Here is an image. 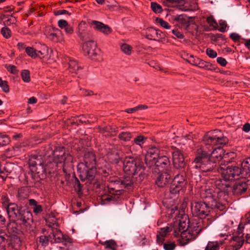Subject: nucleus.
<instances>
[{"mask_svg":"<svg viewBox=\"0 0 250 250\" xmlns=\"http://www.w3.org/2000/svg\"><path fill=\"white\" fill-rule=\"evenodd\" d=\"M222 243L217 241H209L205 249V250H219Z\"/></svg>","mask_w":250,"mask_h":250,"instance_id":"nucleus-31","label":"nucleus"},{"mask_svg":"<svg viewBox=\"0 0 250 250\" xmlns=\"http://www.w3.org/2000/svg\"><path fill=\"white\" fill-rule=\"evenodd\" d=\"M146 140V138L142 135H140L134 138V141H133V143L142 146L143 144L145 143Z\"/></svg>","mask_w":250,"mask_h":250,"instance_id":"nucleus-41","label":"nucleus"},{"mask_svg":"<svg viewBox=\"0 0 250 250\" xmlns=\"http://www.w3.org/2000/svg\"><path fill=\"white\" fill-rule=\"evenodd\" d=\"M9 142V139L6 135L0 134V146H3Z\"/></svg>","mask_w":250,"mask_h":250,"instance_id":"nucleus-51","label":"nucleus"},{"mask_svg":"<svg viewBox=\"0 0 250 250\" xmlns=\"http://www.w3.org/2000/svg\"><path fill=\"white\" fill-rule=\"evenodd\" d=\"M83 54L88 56L94 61L101 62L103 60L102 54L100 49L97 48L94 41H87L83 43Z\"/></svg>","mask_w":250,"mask_h":250,"instance_id":"nucleus-8","label":"nucleus"},{"mask_svg":"<svg viewBox=\"0 0 250 250\" xmlns=\"http://www.w3.org/2000/svg\"><path fill=\"white\" fill-rule=\"evenodd\" d=\"M218 171L222 175L224 183H223L222 180L217 181L216 184L217 188H218L224 192L225 188L229 186V184L225 182L237 179L241 174L242 170L238 166H229L227 168L220 166Z\"/></svg>","mask_w":250,"mask_h":250,"instance_id":"nucleus-4","label":"nucleus"},{"mask_svg":"<svg viewBox=\"0 0 250 250\" xmlns=\"http://www.w3.org/2000/svg\"><path fill=\"white\" fill-rule=\"evenodd\" d=\"M207 22H208L210 27H212L213 29H217V23L212 17H209L207 18Z\"/></svg>","mask_w":250,"mask_h":250,"instance_id":"nucleus-48","label":"nucleus"},{"mask_svg":"<svg viewBox=\"0 0 250 250\" xmlns=\"http://www.w3.org/2000/svg\"><path fill=\"white\" fill-rule=\"evenodd\" d=\"M50 235L52 236L54 243H63L65 245L72 243L71 238L67 235H63L60 230L53 229L52 233Z\"/></svg>","mask_w":250,"mask_h":250,"instance_id":"nucleus-12","label":"nucleus"},{"mask_svg":"<svg viewBox=\"0 0 250 250\" xmlns=\"http://www.w3.org/2000/svg\"><path fill=\"white\" fill-rule=\"evenodd\" d=\"M114 184L116 186H121L122 188H128L131 187L132 183L129 178H126L122 181H116L114 182Z\"/></svg>","mask_w":250,"mask_h":250,"instance_id":"nucleus-32","label":"nucleus"},{"mask_svg":"<svg viewBox=\"0 0 250 250\" xmlns=\"http://www.w3.org/2000/svg\"><path fill=\"white\" fill-rule=\"evenodd\" d=\"M157 22L159 23V24L162 26V27L166 29H169L170 27L169 23L161 19H158L157 20Z\"/></svg>","mask_w":250,"mask_h":250,"instance_id":"nucleus-52","label":"nucleus"},{"mask_svg":"<svg viewBox=\"0 0 250 250\" xmlns=\"http://www.w3.org/2000/svg\"><path fill=\"white\" fill-rule=\"evenodd\" d=\"M100 132L103 134L108 132L109 134H107V135H115L116 134L117 130L115 128H112L110 126H106L101 128Z\"/></svg>","mask_w":250,"mask_h":250,"instance_id":"nucleus-35","label":"nucleus"},{"mask_svg":"<svg viewBox=\"0 0 250 250\" xmlns=\"http://www.w3.org/2000/svg\"><path fill=\"white\" fill-rule=\"evenodd\" d=\"M170 179V176L169 173L163 172L157 177L155 183H156L157 186L158 187L163 188L167 185L169 182Z\"/></svg>","mask_w":250,"mask_h":250,"instance_id":"nucleus-16","label":"nucleus"},{"mask_svg":"<svg viewBox=\"0 0 250 250\" xmlns=\"http://www.w3.org/2000/svg\"><path fill=\"white\" fill-rule=\"evenodd\" d=\"M18 218L23 223L29 224L32 220V213L28 210H24L20 213Z\"/></svg>","mask_w":250,"mask_h":250,"instance_id":"nucleus-22","label":"nucleus"},{"mask_svg":"<svg viewBox=\"0 0 250 250\" xmlns=\"http://www.w3.org/2000/svg\"><path fill=\"white\" fill-rule=\"evenodd\" d=\"M172 33H173L174 35H175L179 39L184 38V36L177 29H173V30H172Z\"/></svg>","mask_w":250,"mask_h":250,"instance_id":"nucleus-59","label":"nucleus"},{"mask_svg":"<svg viewBox=\"0 0 250 250\" xmlns=\"http://www.w3.org/2000/svg\"><path fill=\"white\" fill-rule=\"evenodd\" d=\"M2 36L6 39H8L11 37V31L8 27H3L1 29Z\"/></svg>","mask_w":250,"mask_h":250,"instance_id":"nucleus-47","label":"nucleus"},{"mask_svg":"<svg viewBox=\"0 0 250 250\" xmlns=\"http://www.w3.org/2000/svg\"><path fill=\"white\" fill-rule=\"evenodd\" d=\"M163 244V248L165 250H174L176 247V244L173 241H167Z\"/></svg>","mask_w":250,"mask_h":250,"instance_id":"nucleus-42","label":"nucleus"},{"mask_svg":"<svg viewBox=\"0 0 250 250\" xmlns=\"http://www.w3.org/2000/svg\"><path fill=\"white\" fill-rule=\"evenodd\" d=\"M70 25L68 24L67 21L65 20H59L58 21V26L61 29H63Z\"/></svg>","mask_w":250,"mask_h":250,"instance_id":"nucleus-54","label":"nucleus"},{"mask_svg":"<svg viewBox=\"0 0 250 250\" xmlns=\"http://www.w3.org/2000/svg\"><path fill=\"white\" fill-rule=\"evenodd\" d=\"M49 242H50L52 243H53L52 237L51 236V235H49L48 236H46L44 235H42L39 237L38 240V242L42 244V247H46Z\"/></svg>","mask_w":250,"mask_h":250,"instance_id":"nucleus-28","label":"nucleus"},{"mask_svg":"<svg viewBox=\"0 0 250 250\" xmlns=\"http://www.w3.org/2000/svg\"><path fill=\"white\" fill-rule=\"evenodd\" d=\"M170 231H171V229L168 227L160 229L157 234V242L159 245H162L165 240V237Z\"/></svg>","mask_w":250,"mask_h":250,"instance_id":"nucleus-18","label":"nucleus"},{"mask_svg":"<svg viewBox=\"0 0 250 250\" xmlns=\"http://www.w3.org/2000/svg\"><path fill=\"white\" fill-rule=\"evenodd\" d=\"M247 189V184L244 181H238L233 185V193L239 195L245 193Z\"/></svg>","mask_w":250,"mask_h":250,"instance_id":"nucleus-17","label":"nucleus"},{"mask_svg":"<svg viewBox=\"0 0 250 250\" xmlns=\"http://www.w3.org/2000/svg\"><path fill=\"white\" fill-rule=\"evenodd\" d=\"M85 23L84 22H81L79 26V36L82 37H83L85 35V31H84V29L82 28H83V25Z\"/></svg>","mask_w":250,"mask_h":250,"instance_id":"nucleus-60","label":"nucleus"},{"mask_svg":"<svg viewBox=\"0 0 250 250\" xmlns=\"http://www.w3.org/2000/svg\"><path fill=\"white\" fill-rule=\"evenodd\" d=\"M95 164L94 154L92 152H86L83 157V162L77 165V171L81 181L88 180L92 181L94 179L96 173Z\"/></svg>","mask_w":250,"mask_h":250,"instance_id":"nucleus-3","label":"nucleus"},{"mask_svg":"<svg viewBox=\"0 0 250 250\" xmlns=\"http://www.w3.org/2000/svg\"><path fill=\"white\" fill-rule=\"evenodd\" d=\"M201 60H202L197 57L192 56V55H190L189 57H188V58L187 60L188 62V63H190V64L193 65L196 64L197 63H198Z\"/></svg>","mask_w":250,"mask_h":250,"instance_id":"nucleus-49","label":"nucleus"},{"mask_svg":"<svg viewBox=\"0 0 250 250\" xmlns=\"http://www.w3.org/2000/svg\"><path fill=\"white\" fill-rule=\"evenodd\" d=\"M48 47L47 46L43 45L42 46V49H41L40 50L37 51V52L39 54L38 57H39L42 59H47L48 58Z\"/></svg>","mask_w":250,"mask_h":250,"instance_id":"nucleus-29","label":"nucleus"},{"mask_svg":"<svg viewBox=\"0 0 250 250\" xmlns=\"http://www.w3.org/2000/svg\"><path fill=\"white\" fill-rule=\"evenodd\" d=\"M26 54L32 59H36L38 57L39 54L37 53L35 48L28 46L25 48Z\"/></svg>","mask_w":250,"mask_h":250,"instance_id":"nucleus-33","label":"nucleus"},{"mask_svg":"<svg viewBox=\"0 0 250 250\" xmlns=\"http://www.w3.org/2000/svg\"><path fill=\"white\" fill-rule=\"evenodd\" d=\"M235 156V153L232 152L224 153L223 154L222 160L221 161L220 166H225L231 162Z\"/></svg>","mask_w":250,"mask_h":250,"instance_id":"nucleus-23","label":"nucleus"},{"mask_svg":"<svg viewBox=\"0 0 250 250\" xmlns=\"http://www.w3.org/2000/svg\"><path fill=\"white\" fill-rule=\"evenodd\" d=\"M6 237H8V236H6V234L2 230L0 229V245L4 242Z\"/></svg>","mask_w":250,"mask_h":250,"instance_id":"nucleus-58","label":"nucleus"},{"mask_svg":"<svg viewBox=\"0 0 250 250\" xmlns=\"http://www.w3.org/2000/svg\"><path fill=\"white\" fill-rule=\"evenodd\" d=\"M118 138L124 142L129 141L132 138V134L129 132H122L118 135Z\"/></svg>","mask_w":250,"mask_h":250,"instance_id":"nucleus-36","label":"nucleus"},{"mask_svg":"<svg viewBox=\"0 0 250 250\" xmlns=\"http://www.w3.org/2000/svg\"><path fill=\"white\" fill-rule=\"evenodd\" d=\"M245 242L243 233L241 229L238 230L237 234L233 235L229 240V245L227 246L225 250H238L243 246Z\"/></svg>","mask_w":250,"mask_h":250,"instance_id":"nucleus-9","label":"nucleus"},{"mask_svg":"<svg viewBox=\"0 0 250 250\" xmlns=\"http://www.w3.org/2000/svg\"><path fill=\"white\" fill-rule=\"evenodd\" d=\"M63 29H64L65 33L70 35L73 33V29L71 26H67Z\"/></svg>","mask_w":250,"mask_h":250,"instance_id":"nucleus-62","label":"nucleus"},{"mask_svg":"<svg viewBox=\"0 0 250 250\" xmlns=\"http://www.w3.org/2000/svg\"><path fill=\"white\" fill-rule=\"evenodd\" d=\"M225 194V192L214 188V187L206 186L204 189H202L201 197L205 200V202H194L191 205V211L193 215L201 218L205 217L210 213L211 209L216 208L220 210L225 209V206L220 202L221 196ZM208 219L207 220H208ZM204 221L207 219H199Z\"/></svg>","mask_w":250,"mask_h":250,"instance_id":"nucleus-2","label":"nucleus"},{"mask_svg":"<svg viewBox=\"0 0 250 250\" xmlns=\"http://www.w3.org/2000/svg\"><path fill=\"white\" fill-rule=\"evenodd\" d=\"M206 54L208 57L214 59L217 57V52L210 48L206 49Z\"/></svg>","mask_w":250,"mask_h":250,"instance_id":"nucleus-50","label":"nucleus"},{"mask_svg":"<svg viewBox=\"0 0 250 250\" xmlns=\"http://www.w3.org/2000/svg\"><path fill=\"white\" fill-rule=\"evenodd\" d=\"M17 47L20 51H22L25 49L27 47L25 45L24 43L19 42L17 44Z\"/></svg>","mask_w":250,"mask_h":250,"instance_id":"nucleus-63","label":"nucleus"},{"mask_svg":"<svg viewBox=\"0 0 250 250\" xmlns=\"http://www.w3.org/2000/svg\"><path fill=\"white\" fill-rule=\"evenodd\" d=\"M186 228V224L185 222H180L175 224V227L173 228V235L175 237H178L180 232L183 231H188L189 230H192V228L188 229H185Z\"/></svg>","mask_w":250,"mask_h":250,"instance_id":"nucleus-20","label":"nucleus"},{"mask_svg":"<svg viewBox=\"0 0 250 250\" xmlns=\"http://www.w3.org/2000/svg\"><path fill=\"white\" fill-rule=\"evenodd\" d=\"M121 49L126 55H130L131 53H132V47L126 43L122 44L121 45Z\"/></svg>","mask_w":250,"mask_h":250,"instance_id":"nucleus-38","label":"nucleus"},{"mask_svg":"<svg viewBox=\"0 0 250 250\" xmlns=\"http://www.w3.org/2000/svg\"><path fill=\"white\" fill-rule=\"evenodd\" d=\"M167 154L161 156L158 159L151 162V166L155 165L157 167H162L163 166L169 165V160Z\"/></svg>","mask_w":250,"mask_h":250,"instance_id":"nucleus-19","label":"nucleus"},{"mask_svg":"<svg viewBox=\"0 0 250 250\" xmlns=\"http://www.w3.org/2000/svg\"><path fill=\"white\" fill-rule=\"evenodd\" d=\"M100 243L105 247V250H117L118 248V245L114 240H109Z\"/></svg>","mask_w":250,"mask_h":250,"instance_id":"nucleus-27","label":"nucleus"},{"mask_svg":"<svg viewBox=\"0 0 250 250\" xmlns=\"http://www.w3.org/2000/svg\"><path fill=\"white\" fill-rule=\"evenodd\" d=\"M243 130L245 132H248L250 130V124L249 123H246L243 126Z\"/></svg>","mask_w":250,"mask_h":250,"instance_id":"nucleus-64","label":"nucleus"},{"mask_svg":"<svg viewBox=\"0 0 250 250\" xmlns=\"http://www.w3.org/2000/svg\"><path fill=\"white\" fill-rule=\"evenodd\" d=\"M143 170V164L138 158L126 157L124 162V171L129 175H134Z\"/></svg>","mask_w":250,"mask_h":250,"instance_id":"nucleus-7","label":"nucleus"},{"mask_svg":"<svg viewBox=\"0 0 250 250\" xmlns=\"http://www.w3.org/2000/svg\"><path fill=\"white\" fill-rule=\"evenodd\" d=\"M151 8L153 12L155 13H160L162 12L161 6L155 2H151Z\"/></svg>","mask_w":250,"mask_h":250,"instance_id":"nucleus-46","label":"nucleus"},{"mask_svg":"<svg viewBox=\"0 0 250 250\" xmlns=\"http://www.w3.org/2000/svg\"><path fill=\"white\" fill-rule=\"evenodd\" d=\"M5 67L6 69L7 70V71L9 72V73L11 74L16 75L18 73V70L17 69L16 67L14 65L5 64Z\"/></svg>","mask_w":250,"mask_h":250,"instance_id":"nucleus-45","label":"nucleus"},{"mask_svg":"<svg viewBox=\"0 0 250 250\" xmlns=\"http://www.w3.org/2000/svg\"><path fill=\"white\" fill-rule=\"evenodd\" d=\"M137 111H139V109L137 108V107H135L132 108H127L125 110V112L128 114H132Z\"/></svg>","mask_w":250,"mask_h":250,"instance_id":"nucleus-61","label":"nucleus"},{"mask_svg":"<svg viewBox=\"0 0 250 250\" xmlns=\"http://www.w3.org/2000/svg\"><path fill=\"white\" fill-rule=\"evenodd\" d=\"M165 154H167L165 150H160L157 147H151L149 148L145 155V162L149 167H151V162Z\"/></svg>","mask_w":250,"mask_h":250,"instance_id":"nucleus-10","label":"nucleus"},{"mask_svg":"<svg viewBox=\"0 0 250 250\" xmlns=\"http://www.w3.org/2000/svg\"><path fill=\"white\" fill-rule=\"evenodd\" d=\"M8 245L14 250H20L21 247V241L18 235L14 233H11V235L8 236Z\"/></svg>","mask_w":250,"mask_h":250,"instance_id":"nucleus-15","label":"nucleus"},{"mask_svg":"<svg viewBox=\"0 0 250 250\" xmlns=\"http://www.w3.org/2000/svg\"><path fill=\"white\" fill-rule=\"evenodd\" d=\"M220 27L218 29L221 32H224L227 28V23L225 21H221L220 22Z\"/></svg>","mask_w":250,"mask_h":250,"instance_id":"nucleus-57","label":"nucleus"},{"mask_svg":"<svg viewBox=\"0 0 250 250\" xmlns=\"http://www.w3.org/2000/svg\"><path fill=\"white\" fill-rule=\"evenodd\" d=\"M228 139L218 130L208 132L203 138V145L196 147L194 167L203 172L212 171L218 163L220 166L224 150L218 146L225 145ZM215 146H218L214 148Z\"/></svg>","mask_w":250,"mask_h":250,"instance_id":"nucleus-1","label":"nucleus"},{"mask_svg":"<svg viewBox=\"0 0 250 250\" xmlns=\"http://www.w3.org/2000/svg\"><path fill=\"white\" fill-rule=\"evenodd\" d=\"M242 170L247 174H249L250 171V157L245 159L241 163Z\"/></svg>","mask_w":250,"mask_h":250,"instance_id":"nucleus-37","label":"nucleus"},{"mask_svg":"<svg viewBox=\"0 0 250 250\" xmlns=\"http://www.w3.org/2000/svg\"><path fill=\"white\" fill-rule=\"evenodd\" d=\"M217 62L222 66H225L227 63L225 59L222 57H219L217 58Z\"/></svg>","mask_w":250,"mask_h":250,"instance_id":"nucleus-55","label":"nucleus"},{"mask_svg":"<svg viewBox=\"0 0 250 250\" xmlns=\"http://www.w3.org/2000/svg\"><path fill=\"white\" fill-rule=\"evenodd\" d=\"M53 162L58 167L61 165L63 167V171L65 173V167H70L73 162V157L69 153L65 152L63 147H59L53 152L51 157Z\"/></svg>","mask_w":250,"mask_h":250,"instance_id":"nucleus-6","label":"nucleus"},{"mask_svg":"<svg viewBox=\"0 0 250 250\" xmlns=\"http://www.w3.org/2000/svg\"><path fill=\"white\" fill-rule=\"evenodd\" d=\"M91 24L93 25L94 29L103 33L106 36L110 34L112 32V29L108 25L104 24L99 21H92Z\"/></svg>","mask_w":250,"mask_h":250,"instance_id":"nucleus-14","label":"nucleus"},{"mask_svg":"<svg viewBox=\"0 0 250 250\" xmlns=\"http://www.w3.org/2000/svg\"><path fill=\"white\" fill-rule=\"evenodd\" d=\"M7 209V212L9 217H18L19 213L18 205L11 204L10 205L4 207Z\"/></svg>","mask_w":250,"mask_h":250,"instance_id":"nucleus-25","label":"nucleus"},{"mask_svg":"<svg viewBox=\"0 0 250 250\" xmlns=\"http://www.w3.org/2000/svg\"><path fill=\"white\" fill-rule=\"evenodd\" d=\"M22 80L24 83H29L30 81V72L28 70L24 69L22 70L21 73Z\"/></svg>","mask_w":250,"mask_h":250,"instance_id":"nucleus-40","label":"nucleus"},{"mask_svg":"<svg viewBox=\"0 0 250 250\" xmlns=\"http://www.w3.org/2000/svg\"><path fill=\"white\" fill-rule=\"evenodd\" d=\"M48 38L49 40L54 42H60L63 41L62 32L59 29H56L55 32L49 34Z\"/></svg>","mask_w":250,"mask_h":250,"instance_id":"nucleus-24","label":"nucleus"},{"mask_svg":"<svg viewBox=\"0 0 250 250\" xmlns=\"http://www.w3.org/2000/svg\"><path fill=\"white\" fill-rule=\"evenodd\" d=\"M145 36L146 39L157 42H162L164 38V34L161 31L153 27H149L145 30Z\"/></svg>","mask_w":250,"mask_h":250,"instance_id":"nucleus-11","label":"nucleus"},{"mask_svg":"<svg viewBox=\"0 0 250 250\" xmlns=\"http://www.w3.org/2000/svg\"><path fill=\"white\" fill-rule=\"evenodd\" d=\"M230 38L232 41L234 42H237L239 40V39L241 38V37L238 35L237 33H231L230 35Z\"/></svg>","mask_w":250,"mask_h":250,"instance_id":"nucleus-56","label":"nucleus"},{"mask_svg":"<svg viewBox=\"0 0 250 250\" xmlns=\"http://www.w3.org/2000/svg\"><path fill=\"white\" fill-rule=\"evenodd\" d=\"M210 222L204 224V221L200 220L199 222L196 223L195 225L192 227V230H183L180 232V237L178 239L180 245L184 246L188 244L189 242L193 241L196 238L197 235L200 233L202 230L206 229L210 224Z\"/></svg>","mask_w":250,"mask_h":250,"instance_id":"nucleus-5","label":"nucleus"},{"mask_svg":"<svg viewBox=\"0 0 250 250\" xmlns=\"http://www.w3.org/2000/svg\"><path fill=\"white\" fill-rule=\"evenodd\" d=\"M65 61L68 63L69 72L72 73H77L80 68L77 62L72 59L67 57Z\"/></svg>","mask_w":250,"mask_h":250,"instance_id":"nucleus-21","label":"nucleus"},{"mask_svg":"<svg viewBox=\"0 0 250 250\" xmlns=\"http://www.w3.org/2000/svg\"><path fill=\"white\" fill-rule=\"evenodd\" d=\"M108 158L110 163L116 164L118 163L120 157L116 152L115 154H108Z\"/></svg>","mask_w":250,"mask_h":250,"instance_id":"nucleus-43","label":"nucleus"},{"mask_svg":"<svg viewBox=\"0 0 250 250\" xmlns=\"http://www.w3.org/2000/svg\"><path fill=\"white\" fill-rule=\"evenodd\" d=\"M185 188L186 187L171 184L169 188V192L171 194H176L179 193L181 190H184Z\"/></svg>","mask_w":250,"mask_h":250,"instance_id":"nucleus-34","label":"nucleus"},{"mask_svg":"<svg viewBox=\"0 0 250 250\" xmlns=\"http://www.w3.org/2000/svg\"><path fill=\"white\" fill-rule=\"evenodd\" d=\"M200 68H202L205 70H210L211 64H209L208 62L204 61L202 60H200V61L198 62L197 64L194 65Z\"/></svg>","mask_w":250,"mask_h":250,"instance_id":"nucleus-39","label":"nucleus"},{"mask_svg":"<svg viewBox=\"0 0 250 250\" xmlns=\"http://www.w3.org/2000/svg\"><path fill=\"white\" fill-rule=\"evenodd\" d=\"M29 205L30 206L32 207V209H33V211L34 213L37 214L42 212V206L41 205L37 204V202L35 200H29Z\"/></svg>","mask_w":250,"mask_h":250,"instance_id":"nucleus-30","label":"nucleus"},{"mask_svg":"<svg viewBox=\"0 0 250 250\" xmlns=\"http://www.w3.org/2000/svg\"><path fill=\"white\" fill-rule=\"evenodd\" d=\"M171 184L186 187V181L185 179L184 176L181 174H177L175 177H174Z\"/></svg>","mask_w":250,"mask_h":250,"instance_id":"nucleus-26","label":"nucleus"},{"mask_svg":"<svg viewBox=\"0 0 250 250\" xmlns=\"http://www.w3.org/2000/svg\"><path fill=\"white\" fill-rule=\"evenodd\" d=\"M173 164L176 168H184L186 166L184 155L179 149H176L173 152Z\"/></svg>","mask_w":250,"mask_h":250,"instance_id":"nucleus-13","label":"nucleus"},{"mask_svg":"<svg viewBox=\"0 0 250 250\" xmlns=\"http://www.w3.org/2000/svg\"><path fill=\"white\" fill-rule=\"evenodd\" d=\"M1 204L3 207L9 206L12 203H10L9 199H8L7 195H2L1 196Z\"/></svg>","mask_w":250,"mask_h":250,"instance_id":"nucleus-53","label":"nucleus"},{"mask_svg":"<svg viewBox=\"0 0 250 250\" xmlns=\"http://www.w3.org/2000/svg\"><path fill=\"white\" fill-rule=\"evenodd\" d=\"M0 87L2 90L5 93L9 92V87L8 86L7 82L5 80H2L0 77Z\"/></svg>","mask_w":250,"mask_h":250,"instance_id":"nucleus-44","label":"nucleus"}]
</instances>
